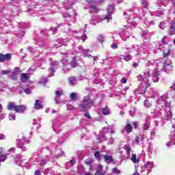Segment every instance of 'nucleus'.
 <instances>
[{
    "label": "nucleus",
    "instance_id": "obj_47",
    "mask_svg": "<svg viewBox=\"0 0 175 175\" xmlns=\"http://www.w3.org/2000/svg\"><path fill=\"white\" fill-rule=\"evenodd\" d=\"M9 120H10V121H12V120H16V115H14V114L10 113L9 114Z\"/></svg>",
    "mask_w": 175,
    "mask_h": 175
},
{
    "label": "nucleus",
    "instance_id": "obj_53",
    "mask_svg": "<svg viewBox=\"0 0 175 175\" xmlns=\"http://www.w3.org/2000/svg\"><path fill=\"white\" fill-rule=\"evenodd\" d=\"M126 81H128V79L126 77H122L120 81L122 84H126Z\"/></svg>",
    "mask_w": 175,
    "mask_h": 175
},
{
    "label": "nucleus",
    "instance_id": "obj_38",
    "mask_svg": "<svg viewBox=\"0 0 175 175\" xmlns=\"http://www.w3.org/2000/svg\"><path fill=\"white\" fill-rule=\"evenodd\" d=\"M124 149L126 151V152H127V154H129V155L131 154V146L125 145L124 146Z\"/></svg>",
    "mask_w": 175,
    "mask_h": 175
},
{
    "label": "nucleus",
    "instance_id": "obj_37",
    "mask_svg": "<svg viewBox=\"0 0 175 175\" xmlns=\"http://www.w3.org/2000/svg\"><path fill=\"white\" fill-rule=\"evenodd\" d=\"M97 40L100 43H103V42H105V36H103V35L98 36V38H97Z\"/></svg>",
    "mask_w": 175,
    "mask_h": 175
},
{
    "label": "nucleus",
    "instance_id": "obj_1",
    "mask_svg": "<svg viewBox=\"0 0 175 175\" xmlns=\"http://www.w3.org/2000/svg\"><path fill=\"white\" fill-rule=\"evenodd\" d=\"M169 106H170V103L167 102V96H161L157 101V109L154 115L155 118H159V120L154 121L155 126H158V121L165 122L172 118V111H166V107H169Z\"/></svg>",
    "mask_w": 175,
    "mask_h": 175
},
{
    "label": "nucleus",
    "instance_id": "obj_15",
    "mask_svg": "<svg viewBox=\"0 0 175 175\" xmlns=\"http://www.w3.org/2000/svg\"><path fill=\"white\" fill-rule=\"evenodd\" d=\"M56 97L55 98V100L56 103L58 105L59 103H61V96L64 95V91L62 90H57L56 92Z\"/></svg>",
    "mask_w": 175,
    "mask_h": 175
},
{
    "label": "nucleus",
    "instance_id": "obj_4",
    "mask_svg": "<svg viewBox=\"0 0 175 175\" xmlns=\"http://www.w3.org/2000/svg\"><path fill=\"white\" fill-rule=\"evenodd\" d=\"M92 106H95V100H92L90 95H88L83 98V102L79 105L78 109L79 111H88Z\"/></svg>",
    "mask_w": 175,
    "mask_h": 175
},
{
    "label": "nucleus",
    "instance_id": "obj_54",
    "mask_svg": "<svg viewBox=\"0 0 175 175\" xmlns=\"http://www.w3.org/2000/svg\"><path fill=\"white\" fill-rule=\"evenodd\" d=\"M90 50L88 49V51H85L83 53V57H91V55L88 53Z\"/></svg>",
    "mask_w": 175,
    "mask_h": 175
},
{
    "label": "nucleus",
    "instance_id": "obj_10",
    "mask_svg": "<svg viewBox=\"0 0 175 175\" xmlns=\"http://www.w3.org/2000/svg\"><path fill=\"white\" fill-rule=\"evenodd\" d=\"M134 143L138 144V146H143L144 144V135L137 136L134 140Z\"/></svg>",
    "mask_w": 175,
    "mask_h": 175
},
{
    "label": "nucleus",
    "instance_id": "obj_32",
    "mask_svg": "<svg viewBox=\"0 0 175 175\" xmlns=\"http://www.w3.org/2000/svg\"><path fill=\"white\" fill-rule=\"evenodd\" d=\"M70 96V99L74 102H75L76 100H77V99H79L77 97V93L76 92L71 93Z\"/></svg>",
    "mask_w": 175,
    "mask_h": 175
},
{
    "label": "nucleus",
    "instance_id": "obj_12",
    "mask_svg": "<svg viewBox=\"0 0 175 175\" xmlns=\"http://www.w3.org/2000/svg\"><path fill=\"white\" fill-rule=\"evenodd\" d=\"M48 161H49V157L47 156L40 157L39 159H37V162L38 165H40V166H44V165L47 163Z\"/></svg>",
    "mask_w": 175,
    "mask_h": 175
},
{
    "label": "nucleus",
    "instance_id": "obj_21",
    "mask_svg": "<svg viewBox=\"0 0 175 175\" xmlns=\"http://www.w3.org/2000/svg\"><path fill=\"white\" fill-rule=\"evenodd\" d=\"M152 81L153 83H158L159 81V73H158V71L157 70L153 72Z\"/></svg>",
    "mask_w": 175,
    "mask_h": 175
},
{
    "label": "nucleus",
    "instance_id": "obj_5",
    "mask_svg": "<svg viewBox=\"0 0 175 175\" xmlns=\"http://www.w3.org/2000/svg\"><path fill=\"white\" fill-rule=\"evenodd\" d=\"M113 12H114V7L113 5H109L107 8V15L103 18L99 16H94L93 20L90 21V24H92V25H96L98 23H100L103 21V20H108V21H110V20L112 19L111 14H113Z\"/></svg>",
    "mask_w": 175,
    "mask_h": 175
},
{
    "label": "nucleus",
    "instance_id": "obj_63",
    "mask_svg": "<svg viewBox=\"0 0 175 175\" xmlns=\"http://www.w3.org/2000/svg\"><path fill=\"white\" fill-rule=\"evenodd\" d=\"M37 44L40 46V47H42V46H44V42H38Z\"/></svg>",
    "mask_w": 175,
    "mask_h": 175
},
{
    "label": "nucleus",
    "instance_id": "obj_51",
    "mask_svg": "<svg viewBox=\"0 0 175 175\" xmlns=\"http://www.w3.org/2000/svg\"><path fill=\"white\" fill-rule=\"evenodd\" d=\"M81 39L82 40V42H85V40L88 39L87 35L84 33V35L81 36Z\"/></svg>",
    "mask_w": 175,
    "mask_h": 175
},
{
    "label": "nucleus",
    "instance_id": "obj_46",
    "mask_svg": "<svg viewBox=\"0 0 175 175\" xmlns=\"http://www.w3.org/2000/svg\"><path fill=\"white\" fill-rule=\"evenodd\" d=\"M144 106L145 107H150L151 106V103L148 100H145L144 101Z\"/></svg>",
    "mask_w": 175,
    "mask_h": 175
},
{
    "label": "nucleus",
    "instance_id": "obj_41",
    "mask_svg": "<svg viewBox=\"0 0 175 175\" xmlns=\"http://www.w3.org/2000/svg\"><path fill=\"white\" fill-rule=\"evenodd\" d=\"M43 62H46V61L43 59H40L38 62L36 63V66H42Z\"/></svg>",
    "mask_w": 175,
    "mask_h": 175
},
{
    "label": "nucleus",
    "instance_id": "obj_45",
    "mask_svg": "<svg viewBox=\"0 0 175 175\" xmlns=\"http://www.w3.org/2000/svg\"><path fill=\"white\" fill-rule=\"evenodd\" d=\"M90 9H92V12H93V13H98V8L94 5H91Z\"/></svg>",
    "mask_w": 175,
    "mask_h": 175
},
{
    "label": "nucleus",
    "instance_id": "obj_34",
    "mask_svg": "<svg viewBox=\"0 0 175 175\" xmlns=\"http://www.w3.org/2000/svg\"><path fill=\"white\" fill-rule=\"evenodd\" d=\"M131 160L132 161V162H133V163H137V162H139V159H137V158L136 157V154H132Z\"/></svg>",
    "mask_w": 175,
    "mask_h": 175
},
{
    "label": "nucleus",
    "instance_id": "obj_11",
    "mask_svg": "<svg viewBox=\"0 0 175 175\" xmlns=\"http://www.w3.org/2000/svg\"><path fill=\"white\" fill-rule=\"evenodd\" d=\"M144 167L147 170L146 174L148 175V174L151 172V170H152V168L154 167V162L147 161L144 165Z\"/></svg>",
    "mask_w": 175,
    "mask_h": 175
},
{
    "label": "nucleus",
    "instance_id": "obj_26",
    "mask_svg": "<svg viewBox=\"0 0 175 175\" xmlns=\"http://www.w3.org/2000/svg\"><path fill=\"white\" fill-rule=\"evenodd\" d=\"M17 105H16V103L14 102H10L8 105V110H13L14 111L16 110V107Z\"/></svg>",
    "mask_w": 175,
    "mask_h": 175
},
{
    "label": "nucleus",
    "instance_id": "obj_44",
    "mask_svg": "<svg viewBox=\"0 0 175 175\" xmlns=\"http://www.w3.org/2000/svg\"><path fill=\"white\" fill-rule=\"evenodd\" d=\"M141 3L143 8H147V7L148 6V3L147 2V1L142 0Z\"/></svg>",
    "mask_w": 175,
    "mask_h": 175
},
{
    "label": "nucleus",
    "instance_id": "obj_58",
    "mask_svg": "<svg viewBox=\"0 0 175 175\" xmlns=\"http://www.w3.org/2000/svg\"><path fill=\"white\" fill-rule=\"evenodd\" d=\"M23 90H24V92H25V94H31V90H29V88H25Z\"/></svg>",
    "mask_w": 175,
    "mask_h": 175
},
{
    "label": "nucleus",
    "instance_id": "obj_33",
    "mask_svg": "<svg viewBox=\"0 0 175 175\" xmlns=\"http://www.w3.org/2000/svg\"><path fill=\"white\" fill-rule=\"evenodd\" d=\"M70 65H71V68H76L78 64L76 60V57H72Z\"/></svg>",
    "mask_w": 175,
    "mask_h": 175
},
{
    "label": "nucleus",
    "instance_id": "obj_57",
    "mask_svg": "<svg viewBox=\"0 0 175 175\" xmlns=\"http://www.w3.org/2000/svg\"><path fill=\"white\" fill-rule=\"evenodd\" d=\"M48 32H49V30H47V29H44V30H42V31H41V34H42V35H47Z\"/></svg>",
    "mask_w": 175,
    "mask_h": 175
},
{
    "label": "nucleus",
    "instance_id": "obj_42",
    "mask_svg": "<svg viewBox=\"0 0 175 175\" xmlns=\"http://www.w3.org/2000/svg\"><path fill=\"white\" fill-rule=\"evenodd\" d=\"M78 49H79L78 52H79V53H83H83H84L85 51H88V49L85 50L84 48H83L82 46H79L78 47Z\"/></svg>",
    "mask_w": 175,
    "mask_h": 175
},
{
    "label": "nucleus",
    "instance_id": "obj_62",
    "mask_svg": "<svg viewBox=\"0 0 175 175\" xmlns=\"http://www.w3.org/2000/svg\"><path fill=\"white\" fill-rule=\"evenodd\" d=\"M85 117H86V118L91 119V115H90V113L88 112L85 113Z\"/></svg>",
    "mask_w": 175,
    "mask_h": 175
},
{
    "label": "nucleus",
    "instance_id": "obj_31",
    "mask_svg": "<svg viewBox=\"0 0 175 175\" xmlns=\"http://www.w3.org/2000/svg\"><path fill=\"white\" fill-rule=\"evenodd\" d=\"M8 159V155L3 154L2 152H0V162H5ZM1 166V163H0Z\"/></svg>",
    "mask_w": 175,
    "mask_h": 175
},
{
    "label": "nucleus",
    "instance_id": "obj_19",
    "mask_svg": "<svg viewBox=\"0 0 175 175\" xmlns=\"http://www.w3.org/2000/svg\"><path fill=\"white\" fill-rule=\"evenodd\" d=\"M133 129V128L132 127V124H131V120H127L126 124L124 126V130L127 133H131Z\"/></svg>",
    "mask_w": 175,
    "mask_h": 175
},
{
    "label": "nucleus",
    "instance_id": "obj_28",
    "mask_svg": "<svg viewBox=\"0 0 175 175\" xmlns=\"http://www.w3.org/2000/svg\"><path fill=\"white\" fill-rule=\"evenodd\" d=\"M69 83L70 85H76L77 84V78L75 77L69 78Z\"/></svg>",
    "mask_w": 175,
    "mask_h": 175
},
{
    "label": "nucleus",
    "instance_id": "obj_60",
    "mask_svg": "<svg viewBox=\"0 0 175 175\" xmlns=\"http://www.w3.org/2000/svg\"><path fill=\"white\" fill-rule=\"evenodd\" d=\"M74 107L72 105H69L67 106V110H73Z\"/></svg>",
    "mask_w": 175,
    "mask_h": 175
},
{
    "label": "nucleus",
    "instance_id": "obj_50",
    "mask_svg": "<svg viewBox=\"0 0 175 175\" xmlns=\"http://www.w3.org/2000/svg\"><path fill=\"white\" fill-rule=\"evenodd\" d=\"M29 51L30 52V53H38L39 52V51H38V50H36L35 48H33V47H29Z\"/></svg>",
    "mask_w": 175,
    "mask_h": 175
},
{
    "label": "nucleus",
    "instance_id": "obj_64",
    "mask_svg": "<svg viewBox=\"0 0 175 175\" xmlns=\"http://www.w3.org/2000/svg\"><path fill=\"white\" fill-rule=\"evenodd\" d=\"M137 122H133V126L135 128V129H136L137 128Z\"/></svg>",
    "mask_w": 175,
    "mask_h": 175
},
{
    "label": "nucleus",
    "instance_id": "obj_55",
    "mask_svg": "<svg viewBox=\"0 0 175 175\" xmlns=\"http://www.w3.org/2000/svg\"><path fill=\"white\" fill-rule=\"evenodd\" d=\"M51 31H52L53 35L57 33V27H52V28L51 29Z\"/></svg>",
    "mask_w": 175,
    "mask_h": 175
},
{
    "label": "nucleus",
    "instance_id": "obj_36",
    "mask_svg": "<svg viewBox=\"0 0 175 175\" xmlns=\"http://www.w3.org/2000/svg\"><path fill=\"white\" fill-rule=\"evenodd\" d=\"M169 33L170 35H174L175 34V26L174 25H171L170 30H169Z\"/></svg>",
    "mask_w": 175,
    "mask_h": 175
},
{
    "label": "nucleus",
    "instance_id": "obj_23",
    "mask_svg": "<svg viewBox=\"0 0 175 175\" xmlns=\"http://www.w3.org/2000/svg\"><path fill=\"white\" fill-rule=\"evenodd\" d=\"M144 23L145 25H146V27H150V25H155V21H150L147 18L144 19Z\"/></svg>",
    "mask_w": 175,
    "mask_h": 175
},
{
    "label": "nucleus",
    "instance_id": "obj_52",
    "mask_svg": "<svg viewBox=\"0 0 175 175\" xmlns=\"http://www.w3.org/2000/svg\"><path fill=\"white\" fill-rule=\"evenodd\" d=\"M159 27L161 29H165V22H162L159 24Z\"/></svg>",
    "mask_w": 175,
    "mask_h": 175
},
{
    "label": "nucleus",
    "instance_id": "obj_43",
    "mask_svg": "<svg viewBox=\"0 0 175 175\" xmlns=\"http://www.w3.org/2000/svg\"><path fill=\"white\" fill-rule=\"evenodd\" d=\"M1 75H8L10 77L11 75V70H1Z\"/></svg>",
    "mask_w": 175,
    "mask_h": 175
},
{
    "label": "nucleus",
    "instance_id": "obj_7",
    "mask_svg": "<svg viewBox=\"0 0 175 175\" xmlns=\"http://www.w3.org/2000/svg\"><path fill=\"white\" fill-rule=\"evenodd\" d=\"M172 62H169L168 64H163L162 62L157 63L158 70H163L167 73H170L173 70V66H172Z\"/></svg>",
    "mask_w": 175,
    "mask_h": 175
},
{
    "label": "nucleus",
    "instance_id": "obj_27",
    "mask_svg": "<svg viewBox=\"0 0 175 175\" xmlns=\"http://www.w3.org/2000/svg\"><path fill=\"white\" fill-rule=\"evenodd\" d=\"M52 122H53L52 128H53L54 132H55V133L57 135H58V133H59V132H61V130L57 129V121L52 120Z\"/></svg>",
    "mask_w": 175,
    "mask_h": 175
},
{
    "label": "nucleus",
    "instance_id": "obj_2",
    "mask_svg": "<svg viewBox=\"0 0 175 175\" xmlns=\"http://www.w3.org/2000/svg\"><path fill=\"white\" fill-rule=\"evenodd\" d=\"M148 77H150V70H146L144 76L139 75L137 77V80L142 81V83L137 88V91L139 92V94H146V90H147V87L150 85V79H148Z\"/></svg>",
    "mask_w": 175,
    "mask_h": 175
},
{
    "label": "nucleus",
    "instance_id": "obj_39",
    "mask_svg": "<svg viewBox=\"0 0 175 175\" xmlns=\"http://www.w3.org/2000/svg\"><path fill=\"white\" fill-rule=\"evenodd\" d=\"M112 173H113V174H120L121 171L118 170V167H114L112 169Z\"/></svg>",
    "mask_w": 175,
    "mask_h": 175
},
{
    "label": "nucleus",
    "instance_id": "obj_24",
    "mask_svg": "<svg viewBox=\"0 0 175 175\" xmlns=\"http://www.w3.org/2000/svg\"><path fill=\"white\" fill-rule=\"evenodd\" d=\"M21 77L22 83H27L29 80V76L27 73H22Z\"/></svg>",
    "mask_w": 175,
    "mask_h": 175
},
{
    "label": "nucleus",
    "instance_id": "obj_22",
    "mask_svg": "<svg viewBox=\"0 0 175 175\" xmlns=\"http://www.w3.org/2000/svg\"><path fill=\"white\" fill-rule=\"evenodd\" d=\"M14 111H16V113H24V111H25V106L16 105Z\"/></svg>",
    "mask_w": 175,
    "mask_h": 175
},
{
    "label": "nucleus",
    "instance_id": "obj_8",
    "mask_svg": "<svg viewBox=\"0 0 175 175\" xmlns=\"http://www.w3.org/2000/svg\"><path fill=\"white\" fill-rule=\"evenodd\" d=\"M58 62H53L51 63V68H49V75L48 77H52V76H54V73L55 72V70H57L58 68Z\"/></svg>",
    "mask_w": 175,
    "mask_h": 175
},
{
    "label": "nucleus",
    "instance_id": "obj_13",
    "mask_svg": "<svg viewBox=\"0 0 175 175\" xmlns=\"http://www.w3.org/2000/svg\"><path fill=\"white\" fill-rule=\"evenodd\" d=\"M98 114L100 113H102V114H103L104 116H109V114H110L111 112H110V109H109V107L106 105V107L104 108L98 109Z\"/></svg>",
    "mask_w": 175,
    "mask_h": 175
},
{
    "label": "nucleus",
    "instance_id": "obj_30",
    "mask_svg": "<svg viewBox=\"0 0 175 175\" xmlns=\"http://www.w3.org/2000/svg\"><path fill=\"white\" fill-rule=\"evenodd\" d=\"M129 114L131 117H135L136 116V108L131 107L129 111Z\"/></svg>",
    "mask_w": 175,
    "mask_h": 175
},
{
    "label": "nucleus",
    "instance_id": "obj_48",
    "mask_svg": "<svg viewBox=\"0 0 175 175\" xmlns=\"http://www.w3.org/2000/svg\"><path fill=\"white\" fill-rule=\"evenodd\" d=\"M40 84H46L47 83V78H41L40 79Z\"/></svg>",
    "mask_w": 175,
    "mask_h": 175
},
{
    "label": "nucleus",
    "instance_id": "obj_6",
    "mask_svg": "<svg viewBox=\"0 0 175 175\" xmlns=\"http://www.w3.org/2000/svg\"><path fill=\"white\" fill-rule=\"evenodd\" d=\"M16 146L18 148H21L22 151H27V148H25V144H29L30 141L27 139L25 137H20L16 139Z\"/></svg>",
    "mask_w": 175,
    "mask_h": 175
},
{
    "label": "nucleus",
    "instance_id": "obj_59",
    "mask_svg": "<svg viewBox=\"0 0 175 175\" xmlns=\"http://www.w3.org/2000/svg\"><path fill=\"white\" fill-rule=\"evenodd\" d=\"M162 43L163 44H167V42L166 41V36L163 38Z\"/></svg>",
    "mask_w": 175,
    "mask_h": 175
},
{
    "label": "nucleus",
    "instance_id": "obj_14",
    "mask_svg": "<svg viewBox=\"0 0 175 175\" xmlns=\"http://www.w3.org/2000/svg\"><path fill=\"white\" fill-rule=\"evenodd\" d=\"M12 57L10 53H7L5 55L0 54V62H5V61H10Z\"/></svg>",
    "mask_w": 175,
    "mask_h": 175
},
{
    "label": "nucleus",
    "instance_id": "obj_56",
    "mask_svg": "<svg viewBox=\"0 0 175 175\" xmlns=\"http://www.w3.org/2000/svg\"><path fill=\"white\" fill-rule=\"evenodd\" d=\"M148 155H152V148L149 147L148 148Z\"/></svg>",
    "mask_w": 175,
    "mask_h": 175
},
{
    "label": "nucleus",
    "instance_id": "obj_35",
    "mask_svg": "<svg viewBox=\"0 0 175 175\" xmlns=\"http://www.w3.org/2000/svg\"><path fill=\"white\" fill-rule=\"evenodd\" d=\"M94 156H95V158H96V159L100 161V158L103 157V154H100V152L99 151H96L95 152Z\"/></svg>",
    "mask_w": 175,
    "mask_h": 175
},
{
    "label": "nucleus",
    "instance_id": "obj_3",
    "mask_svg": "<svg viewBox=\"0 0 175 175\" xmlns=\"http://www.w3.org/2000/svg\"><path fill=\"white\" fill-rule=\"evenodd\" d=\"M150 44L148 43H144L143 45H141L139 47L137 45H126L124 48L125 50H129L130 53H134V55H140L142 53H148V49Z\"/></svg>",
    "mask_w": 175,
    "mask_h": 175
},
{
    "label": "nucleus",
    "instance_id": "obj_18",
    "mask_svg": "<svg viewBox=\"0 0 175 175\" xmlns=\"http://www.w3.org/2000/svg\"><path fill=\"white\" fill-rule=\"evenodd\" d=\"M54 150H51V152L52 154V155H53L55 157V158H58L59 157H62L64 155H65V152L64 151H61L59 150H56L55 152V154H54Z\"/></svg>",
    "mask_w": 175,
    "mask_h": 175
},
{
    "label": "nucleus",
    "instance_id": "obj_17",
    "mask_svg": "<svg viewBox=\"0 0 175 175\" xmlns=\"http://www.w3.org/2000/svg\"><path fill=\"white\" fill-rule=\"evenodd\" d=\"M130 50H127L126 52L124 53V54L123 55H122L123 59H124V61H131V59H132V53H130Z\"/></svg>",
    "mask_w": 175,
    "mask_h": 175
},
{
    "label": "nucleus",
    "instance_id": "obj_40",
    "mask_svg": "<svg viewBox=\"0 0 175 175\" xmlns=\"http://www.w3.org/2000/svg\"><path fill=\"white\" fill-rule=\"evenodd\" d=\"M16 35L19 38H23V36H24V32L23 30H20L19 31H16Z\"/></svg>",
    "mask_w": 175,
    "mask_h": 175
},
{
    "label": "nucleus",
    "instance_id": "obj_9",
    "mask_svg": "<svg viewBox=\"0 0 175 175\" xmlns=\"http://www.w3.org/2000/svg\"><path fill=\"white\" fill-rule=\"evenodd\" d=\"M21 73V69L20 68L16 67L14 69L13 71L11 70V74H10V77L12 80H17V76Z\"/></svg>",
    "mask_w": 175,
    "mask_h": 175
},
{
    "label": "nucleus",
    "instance_id": "obj_16",
    "mask_svg": "<svg viewBox=\"0 0 175 175\" xmlns=\"http://www.w3.org/2000/svg\"><path fill=\"white\" fill-rule=\"evenodd\" d=\"M103 157L104 158L105 163L107 165H110L113 161V156L109 154H103Z\"/></svg>",
    "mask_w": 175,
    "mask_h": 175
},
{
    "label": "nucleus",
    "instance_id": "obj_49",
    "mask_svg": "<svg viewBox=\"0 0 175 175\" xmlns=\"http://www.w3.org/2000/svg\"><path fill=\"white\" fill-rule=\"evenodd\" d=\"M52 172H53V170H51V168H47L44 171V174H50Z\"/></svg>",
    "mask_w": 175,
    "mask_h": 175
},
{
    "label": "nucleus",
    "instance_id": "obj_25",
    "mask_svg": "<svg viewBox=\"0 0 175 175\" xmlns=\"http://www.w3.org/2000/svg\"><path fill=\"white\" fill-rule=\"evenodd\" d=\"M34 107L35 109H43V105H42V101L39 100H36L34 104Z\"/></svg>",
    "mask_w": 175,
    "mask_h": 175
},
{
    "label": "nucleus",
    "instance_id": "obj_29",
    "mask_svg": "<svg viewBox=\"0 0 175 175\" xmlns=\"http://www.w3.org/2000/svg\"><path fill=\"white\" fill-rule=\"evenodd\" d=\"M123 31H124V32H123L124 36L129 38V31H131V28L124 27L123 28Z\"/></svg>",
    "mask_w": 175,
    "mask_h": 175
},
{
    "label": "nucleus",
    "instance_id": "obj_20",
    "mask_svg": "<svg viewBox=\"0 0 175 175\" xmlns=\"http://www.w3.org/2000/svg\"><path fill=\"white\" fill-rule=\"evenodd\" d=\"M149 128H150V117L147 116L144 124L142 125V129H144V131H148Z\"/></svg>",
    "mask_w": 175,
    "mask_h": 175
},
{
    "label": "nucleus",
    "instance_id": "obj_61",
    "mask_svg": "<svg viewBox=\"0 0 175 175\" xmlns=\"http://www.w3.org/2000/svg\"><path fill=\"white\" fill-rule=\"evenodd\" d=\"M111 49H118V45H117L116 44H113L112 45H111Z\"/></svg>",
    "mask_w": 175,
    "mask_h": 175
}]
</instances>
